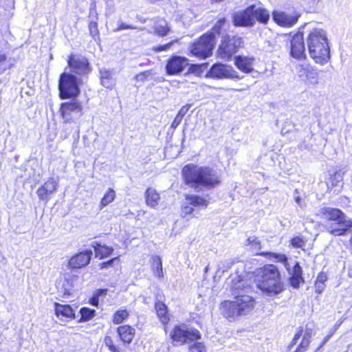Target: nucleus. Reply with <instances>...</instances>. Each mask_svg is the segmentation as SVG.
I'll list each match as a JSON object with an SVG mask.
<instances>
[{
    "label": "nucleus",
    "mask_w": 352,
    "mask_h": 352,
    "mask_svg": "<svg viewBox=\"0 0 352 352\" xmlns=\"http://www.w3.org/2000/svg\"><path fill=\"white\" fill-rule=\"evenodd\" d=\"M231 282H228L233 300H224L220 304L219 309L221 314L229 321H234L242 316L250 314L254 307L255 300L250 295L246 294L250 287L245 286V283L238 275H232L230 277Z\"/></svg>",
    "instance_id": "nucleus-1"
},
{
    "label": "nucleus",
    "mask_w": 352,
    "mask_h": 352,
    "mask_svg": "<svg viewBox=\"0 0 352 352\" xmlns=\"http://www.w3.org/2000/svg\"><path fill=\"white\" fill-rule=\"evenodd\" d=\"M182 175L186 184L195 187L214 188L220 183L217 172L207 166L187 164L182 169Z\"/></svg>",
    "instance_id": "nucleus-2"
},
{
    "label": "nucleus",
    "mask_w": 352,
    "mask_h": 352,
    "mask_svg": "<svg viewBox=\"0 0 352 352\" xmlns=\"http://www.w3.org/2000/svg\"><path fill=\"white\" fill-rule=\"evenodd\" d=\"M316 214L330 222L326 228L327 231L333 235H344L349 228H352V219L348 218L338 208L321 207Z\"/></svg>",
    "instance_id": "nucleus-3"
},
{
    "label": "nucleus",
    "mask_w": 352,
    "mask_h": 352,
    "mask_svg": "<svg viewBox=\"0 0 352 352\" xmlns=\"http://www.w3.org/2000/svg\"><path fill=\"white\" fill-rule=\"evenodd\" d=\"M307 46L310 56L319 64H324L330 59V47L327 32L315 28L309 34Z\"/></svg>",
    "instance_id": "nucleus-4"
},
{
    "label": "nucleus",
    "mask_w": 352,
    "mask_h": 352,
    "mask_svg": "<svg viewBox=\"0 0 352 352\" xmlns=\"http://www.w3.org/2000/svg\"><path fill=\"white\" fill-rule=\"evenodd\" d=\"M256 285L263 293L272 296L280 294L284 289L278 268L274 265H267L257 276Z\"/></svg>",
    "instance_id": "nucleus-5"
},
{
    "label": "nucleus",
    "mask_w": 352,
    "mask_h": 352,
    "mask_svg": "<svg viewBox=\"0 0 352 352\" xmlns=\"http://www.w3.org/2000/svg\"><path fill=\"white\" fill-rule=\"evenodd\" d=\"M269 12L259 5H252L233 14V22H267Z\"/></svg>",
    "instance_id": "nucleus-6"
},
{
    "label": "nucleus",
    "mask_w": 352,
    "mask_h": 352,
    "mask_svg": "<svg viewBox=\"0 0 352 352\" xmlns=\"http://www.w3.org/2000/svg\"><path fill=\"white\" fill-rule=\"evenodd\" d=\"M81 80L71 73H63L59 79L58 88L62 99L78 96L80 93L79 85Z\"/></svg>",
    "instance_id": "nucleus-7"
},
{
    "label": "nucleus",
    "mask_w": 352,
    "mask_h": 352,
    "mask_svg": "<svg viewBox=\"0 0 352 352\" xmlns=\"http://www.w3.org/2000/svg\"><path fill=\"white\" fill-rule=\"evenodd\" d=\"M214 45V35L206 34L192 45L190 52L198 58H206L212 54Z\"/></svg>",
    "instance_id": "nucleus-8"
},
{
    "label": "nucleus",
    "mask_w": 352,
    "mask_h": 352,
    "mask_svg": "<svg viewBox=\"0 0 352 352\" xmlns=\"http://www.w3.org/2000/svg\"><path fill=\"white\" fill-rule=\"evenodd\" d=\"M174 345H182L186 342L197 341L201 338V334L197 329H186L180 326L174 327L170 334Z\"/></svg>",
    "instance_id": "nucleus-9"
},
{
    "label": "nucleus",
    "mask_w": 352,
    "mask_h": 352,
    "mask_svg": "<svg viewBox=\"0 0 352 352\" xmlns=\"http://www.w3.org/2000/svg\"><path fill=\"white\" fill-rule=\"evenodd\" d=\"M206 78L212 79H241L237 72L228 65L222 63H215L206 74Z\"/></svg>",
    "instance_id": "nucleus-10"
},
{
    "label": "nucleus",
    "mask_w": 352,
    "mask_h": 352,
    "mask_svg": "<svg viewBox=\"0 0 352 352\" xmlns=\"http://www.w3.org/2000/svg\"><path fill=\"white\" fill-rule=\"evenodd\" d=\"M82 111V104L76 100L64 102L60 107L61 116L65 122H67L73 121L75 118L81 116Z\"/></svg>",
    "instance_id": "nucleus-11"
},
{
    "label": "nucleus",
    "mask_w": 352,
    "mask_h": 352,
    "mask_svg": "<svg viewBox=\"0 0 352 352\" xmlns=\"http://www.w3.org/2000/svg\"><path fill=\"white\" fill-rule=\"evenodd\" d=\"M67 62L71 71L79 76L87 75L91 72L88 60L84 56L72 54Z\"/></svg>",
    "instance_id": "nucleus-12"
},
{
    "label": "nucleus",
    "mask_w": 352,
    "mask_h": 352,
    "mask_svg": "<svg viewBox=\"0 0 352 352\" xmlns=\"http://www.w3.org/2000/svg\"><path fill=\"white\" fill-rule=\"evenodd\" d=\"M296 70L298 76L306 83L317 85L318 83V73L317 69L307 63L296 65Z\"/></svg>",
    "instance_id": "nucleus-13"
},
{
    "label": "nucleus",
    "mask_w": 352,
    "mask_h": 352,
    "mask_svg": "<svg viewBox=\"0 0 352 352\" xmlns=\"http://www.w3.org/2000/svg\"><path fill=\"white\" fill-rule=\"evenodd\" d=\"M188 65V60L186 58L174 56L168 60L166 69L168 75H177L182 72Z\"/></svg>",
    "instance_id": "nucleus-14"
},
{
    "label": "nucleus",
    "mask_w": 352,
    "mask_h": 352,
    "mask_svg": "<svg viewBox=\"0 0 352 352\" xmlns=\"http://www.w3.org/2000/svg\"><path fill=\"white\" fill-rule=\"evenodd\" d=\"M93 252L86 250L73 256L69 261L68 266L71 269H79L87 266L91 261Z\"/></svg>",
    "instance_id": "nucleus-15"
},
{
    "label": "nucleus",
    "mask_w": 352,
    "mask_h": 352,
    "mask_svg": "<svg viewBox=\"0 0 352 352\" xmlns=\"http://www.w3.org/2000/svg\"><path fill=\"white\" fill-rule=\"evenodd\" d=\"M305 44L301 33L295 34L291 41V55L297 59L305 58Z\"/></svg>",
    "instance_id": "nucleus-16"
},
{
    "label": "nucleus",
    "mask_w": 352,
    "mask_h": 352,
    "mask_svg": "<svg viewBox=\"0 0 352 352\" xmlns=\"http://www.w3.org/2000/svg\"><path fill=\"white\" fill-rule=\"evenodd\" d=\"M57 186L58 184L54 178H49L41 187L38 188L36 191L37 195L41 200L47 202L50 199L48 196L56 190Z\"/></svg>",
    "instance_id": "nucleus-17"
},
{
    "label": "nucleus",
    "mask_w": 352,
    "mask_h": 352,
    "mask_svg": "<svg viewBox=\"0 0 352 352\" xmlns=\"http://www.w3.org/2000/svg\"><path fill=\"white\" fill-rule=\"evenodd\" d=\"M302 337V340L300 341V344L298 346V351L305 352L310 343V340L311 338V332L310 330L306 329L304 332L303 330L300 329L294 335V337L292 341V344H296L297 341Z\"/></svg>",
    "instance_id": "nucleus-18"
},
{
    "label": "nucleus",
    "mask_w": 352,
    "mask_h": 352,
    "mask_svg": "<svg viewBox=\"0 0 352 352\" xmlns=\"http://www.w3.org/2000/svg\"><path fill=\"white\" fill-rule=\"evenodd\" d=\"M236 52L230 37H224L218 50L219 56L223 59H229Z\"/></svg>",
    "instance_id": "nucleus-19"
},
{
    "label": "nucleus",
    "mask_w": 352,
    "mask_h": 352,
    "mask_svg": "<svg viewBox=\"0 0 352 352\" xmlns=\"http://www.w3.org/2000/svg\"><path fill=\"white\" fill-rule=\"evenodd\" d=\"M254 58L237 56L234 58L236 67L245 73H250L253 70Z\"/></svg>",
    "instance_id": "nucleus-20"
},
{
    "label": "nucleus",
    "mask_w": 352,
    "mask_h": 352,
    "mask_svg": "<svg viewBox=\"0 0 352 352\" xmlns=\"http://www.w3.org/2000/svg\"><path fill=\"white\" fill-rule=\"evenodd\" d=\"M288 273L291 276L290 277V284L294 287L297 288L299 287L300 284L303 282V278L302 276V269L299 265L298 262H296L293 268L289 270H287Z\"/></svg>",
    "instance_id": "nucleus-21"
},
{
    "label": "nucleus",
    "mask_w": 352,
    "mask_h": 352,
    "mask_svg": "<svg viewBox=\"0 0 352 352\" xmlns=\"http://www.w3.org/2000/svg\"><path fill=\"white\" fill-rule=\"evenodd\" d=\"M91 246L94 249L96 257H98L100 259L108 257L113 252V248L102 245L96 241L92 242Z\"/></svg>",
    "instance_id": "nucleus-22"
},
{
    "label": "nucleus",
    "mask_w": 352,
    "mask_h": 352,
    "mask_svg": "<svg viewBox=\"0 0 352 352\" xmlns=\"http://www.w3.org/2000/svg\"><path fill=\"white\" fill-rule=\"evenodd\" d=\"M101 84L107 89H112L116 85V80L111 71L102 68L100 70Z\"/></svg>",
    "instance_id": "nucleus-23"
},
{
    "label": "nucleus",
    "mask_w": 352,
    "mask_h": 352,
    "mask_svg": "<svg viewBox=\"0 0 352 352\" xmlns=\"http://www.w3.org/2000/svg\"><path fill=\"white\" fill-rule=\"evenodd\" d=\"M260 255L265 256L272 261L283 263L287 270H289V264L287 261V257L285 254L270 252H263L260 253Z\"/></svg>",
    "instance_id": "nucleus-24"
},
{
    "label": "nucleus",
    "mask_w": 352,
    "mask_h": 352,
    "mask_svg": "<svg viewBox=\"0 0 352 352\" xmlns=\"http://www.w3.org/2000/svg\"><path fill=\"white\" fill-rule=\"evenodd\" d=\"M121 340L126 343H130L135 334V329L129 325L120 326L117 329Z\"/></svg>",
    "instance_id": "nucleus-25"
},
{
    "label": "nucleus",
    "mask_w": 352,
    "mask_h": 352,
    "mask_svg": "<svg viewBox=\"0 0 352 352\" xmlns=\"http://www.w3.org/2000/svg\"><path fill=\"white\" fill-rule=\"evenodd\" d=\"M186 199L188 204L195 208H206L209 204L207 199L196 195H187Z\"/></svg>",
    "instance_id": "nucleus-26"
},
{
    "label": "nucleus",
    "mask_w": 352,
    "mask_h": 352,
    "mask_svg": "<svg viewBox=\"0 0 352 352\" xmlns=\"http://www.w3.org/2000/svg\"><path fill=\"white\" fill-rule=\"evenodd\" d=\"M145 198L147 206L155 208L158 205L160 195L155 189L148 188L145 192Z\"/></svg>",
    "instance_id": "nucleus-27"
},
{
    "label": "nucleus",
    "mask_w": 352,
    "mask_h": 352,
    "mask_svg": "<svg viewBox=\"0 0 352 352\" xmlns=\"http://www.w3.org/2000/svg\"><path fill=\"white\" fill-rule=\"evenodd\" d=\"M55 312L58 317L74 318V313L69 305L55 304Z\"/></svg>",
    "instance_id": "nucleus-28"
},
{
    "label": "nucleus",
    "mask_w": 352,
    "mask_h": 352,
    "mask_svg": "<svg viewBox=\"0 0 352 352\" xmlns=\"http://www.w3.org/2000/svg\"><path fill=\"white\" fill-rule=\"evenodd\" d=\"M298 18L299 15L291 16L281 11H274L273 12L274 22H296Z\"/></svg>",
    "instance_id": "nucleus-29"
},
{
    "label": "nucleus",
    "mask_w": 352,
    "mask_h": 352,
    "mask_svg": "<svg viewBox=\"0 0 352 352\" xmlns=\"http://www.w3.org/2000/svg\"><path fill=\"white\" fill-rule=\"evenodd\" d=\"M74 289L72 280L70 278H65L62 283L61 285L58 287V291L60 294H62L63 297H68L69 296Z\"/></svg>",
    "instance_id": "nucleus-30"
},
{
    "label": "nucleus",
    "mask_w": 352,
    "mask_h": 352,
    "mask_svg": "<svg viewBox=\"0 0 352 352\" xmlns=\"http://www.w3.org/2000/svg\"><path fill=\"white\" fill-rule=\"evenodd\" d=\"M155 309L161 322L164 324H166L169 320V318L167 314V307L166 305L162 302L158 301L155 303Z\"/></svg>",
    "instance_id": "nucleus-31"
},
{
    "label": "nucleus",
    "mask_w": 352,
    "mask_h": 352,
    "mask_svg": "<svg viewBox=\"0 0 352 352\" xmlns=\"http://www.w3.org/2000/svg\"><path fill=\"white\" fill-rule=\"evenodd\" d=\"M152 259L153 274L155 276L162 278L164 276V272L161 258L159 256H154Z\"/></svg>",
    "instance_id": "nucleus-32"
},
{
    "label": "nucleus",
    "mask_w": 352,
    "mask_h": 352,
    "mask_svg": "<svg viewBox=\"0 0 352 352\" xmlns=\"http://www.w3.org/2000/svg\"><path fill=\"white\" fill-rule=\"evenodd\" d=\"M327 280V275L324 272H320L317 278L315 283L316 292L321 294L325 288V282Z\"/></svg>",
    "instance_id": "nucleus-33"
},
{
    "label": "nucleus",
    "mask_w": 352,
    "mask_h": 352,
    "mask_svg": "<svg viewBox=\"0 0 352 352\" xmlns=\"http://www.w3.org/2000/svg\"><path fill=\"white\" fill-rule=\"evenodd\" d=\"M245 245L246 246H250L252 251L254 252L256 254L260 255L261 252H258V250L261 249V242L257 237L254 236H250L246 239Z\"/></svg>",
    "instance_id": "nucleus-34"
},
{
    "label": "nucleus",
    "mask_w": 352,
    "mask_h": 352,
    "mask_svg": "<svg viewBox=\"0 0 352 352\" xmlns=\"http://www.w3.org/2000/svg\"><path fill=\"white\" fill-rule=\"evenodd\" d=\"M115 197V191L111 188H109L100 201V208L102 209L111 203L114 200Z\"/></svg>",
    "instance_id": "nucleus-35"
},
{
    "label": "nucleus",
    "mask_w": 352,
    "mask_h": 352,
    "mask_svg": "<svg viewBox=\"0 0 352 352\" xmlns=\"http://www.w3.org/2000/svg\"><path fill=\"white\" fill-rule=\"evenodd\" d=\"M129 314L126 309H120L114 313L112 322L118 324L122 323L129 316Z\"/></svg>",
    "instance_id": "nucleus-36"
},
{
    "label": "nucleus",
    "mask_w": 352,
    "mask_h": 352,
    "mask_svg": "<svg viewBox=\"0 0 352 352\" xmlns=\"http://www.w3.org/2000/svg\"><path fill=\"white\" fill-rule=\"evenodd\" d=\"M82 321H88L95 316L96 311L88 307H82L80 310Z\"/></svg>",
    "instance_id": "nucleus-37"
},
{
    "label": "nucleus",
    "mask_w": 352,
    "mask_h": 352,
    "mask_svg": "<svg viewBox=\"0 0 352 352\" xmlns=\"http://www.w3.org/2000/svg\"><path fill=\"white\" fill-rule=\"evenodd\" d=\"M306 239L301 236H296L291 239L290 244L294 248H302L306 244Z\"/></svg>",
    "instance_id": "nucleus-38"
},
{
    "label": "nucleus",
    "mask_w": 352,
    "mask_h": 352,
    "mask_svg": "<svg viewBox=\"0 0 352 352\" xmlns=\"http://www.w3.org/2000/svg\"><path fill=\"white\" fill-rule=\"evenodd\" d=\"M188 352H206V351L203 343L197 342L189 346Z\"/></svg>",
    "instance_id": "nucleus-39"
},
{
    "label": "nucleus",
    "mask_w": 352,
    "mask_h": 352,
    "mask_svg": "<svg viewBox=\"0 0 352 352\" xmlns=\"http://www.w3.org/2000/svg\"><path fill=\"white\" fill-rule=\"evenodd\" d=\"M169 31V28L166 24L164 25H157L155 27V33L159 36H164Z\"/></svg>",
    "instance_id": "nucleus-40"
},
{
    "label": "nucleus",
    "mask_w": 352,
    "mask_h": 352,
    "mask_svg": "<svg viewBox=\"0 0 352 352\" xmlns=\"http://www.w3.org/2000/svg\"><path fill=\"white\" fill-rule=\"evenodd\" d=\"M230 40L231 41L232 44L234 45L236 52H237L238 50L243 45V40L241 37L233 36L230 38Z\"/></svg>",
    "instance_id": "nucleus-41"
},
{
    "label": "nucleus",
    "mask_w": 352,
    "mask_h": 352,
    "mask_svg": "<svg viewBox=\"0 0 352 352\" xmlns=\"http://www.w3.org/2000/svg\"><path fill=\"white\" fill-rule=\"evenodd\" d=\"M232 263L230 261H225L221 262L218 266V272H226L228 269L231 267Z\"/></svg>",
    "instance_id": "nucleus-42"
},
{
    "label": "nucleus",
    "mask_w": 352,
    "mask_h": 352,
    "mask_svg": "<svg viewBox=\"0 0 352 352\" xmlns=\"http://www.w3.org/2000/svg\"><path fill=\"white\" fill-rule=\"evenodd\" d=\"M118 257H115L108 261L100 263L98 266L100 270L111 267L114 261H117Z\"/></svg>",
    "instance_id": "nucleus-43"
},
{
    "label": "nucleus",
    "mask_w": 352,
    "mask_h": 352,
    "mask_svg": "<svg viewBox=\"0 0 352 352\" xmlns=\"http://www.w3.org/2000/svg\"><path fill=\"white\" fill-rule=\"evenodd\" d=\"M332 186H336L342 182V176L340 173H336L330 178Z\"/></svg>",
    "instance_id": "nucleus-44"
},
{
    "label": "nucleus",
    "mask_w": 352,
    "mask_h": 352,
    "mask_svg": "<svg viewBox=\"0 0 352 352\" xmlns=\"http://www.w3.org/2000/svg\"><path fill=\"white\" fill-rule=\"evenodd\" d=\"M102 292V290L97 291L96 294L91 298L89 300L90 304L95 307H97L99 303L98 297Z\"/></svg>",
    "instance_id": "nucleus-45"
},
{
    "label": "nucleus",
    "mask_w": 352,
    "mask_h": 352,
    "mask_svg": "<svg viewBox=\"0 0 352 352\" xmlns=\"http://www.w3.org/2000/svg\"><path fill=\"white\" fill-rule=\"evenodd\" d=\"M340 323H336L335 324V326L333 327V329H331L330 330V332H329V334L327 335L324 338V340L322 343V346L323 344H324L335 333V332L336 331V330L338 329V327H340Z\"/></svg>",
    "instance_id": "nucleus-46"
},
{
    "label": "nucleus",
    "mask_w": 352,
    "mask_h": 352,
    "mask_svg": "<svg viewBox=\"0 0 352 352\" xmlns=\"http://www.w3.org/2000/svg\"><path fill=\"white\" fill-rule=\"evenodd\" d=\"M104 343L111 352L115 351V349H116V346L113 343L112 339L109 336L105 337Z\"/></svg>",
    "instance_id": "nucleus-47"
},
{
    "label": "nucleus",
    "mask_w": 352,
    "mask_h": 352,
    "mask_svg": "<svg viewBox=\"0 0 352 352\" xmlns=\"http://www.w3.org/2000/svg\"><path fill=\"white\" fill-rule=\"evenodd\" d=\"M89 30H90V34H91V36L94 38L97 36L98 34V28L97 23H90Z\"/></svg>",
    "instance_id": "nucleus-48"
},
{
    "label": "nucleus",
    "mask_w": 352,
    "mask_h": 352,
    "mask_svg": "<svg viewBox=\"0 0 352 352\" xmlns=\"http://www.w3.org/2000/svg\"><path fill=\"white\" fill-rule=\"evenodd\" d=\"M150 75V73L147 71L142 72L135 76L137 81L144 82L146 78Z\"/></svg>",
    "instance_id": "nucleus-49"
},
{
    "label": "nucleus",
    "mask_w": 352,
    "mask_h": 352,
    "mask_svg": "<svg viewBox=\"0 0 352 352\" xmlns=\"http://www.w3.org/2000/svg\"><path fill=\"white\" fill-rule=\"evenodd\" d=\"M195 209L191 205H184L182 208V212L185 214H192Z\"/></svg>",
    "instance_id": "nucleus-50"
},
{
    "label": "nucleus",
    "mask_w": 352,
    "mask_h": 352,
    "mask_svg": "<svg viewBox=\"0 0 352 352\" xmlns=\"http://www.w3.org/2000/svg\"><path fill=\"white\" fill-rule=\"evenodd\" d=\"M190 107V105H185V106H183L180 110L179 111L178 113L177 116H180V118H183L184 116L187 113V112L188 111Z\"/></svg>",
    "instance_id": "nucleus-51"
},
{
    "label": "nucleus",
    "mask_w": 352,
    "mask_h": 352,
    "mask_svg": "<svg viewBox=\"0 0 352 352\" xmlns=\"http://www.w3.org/2000/svg\"><path fill=\"white\" fill-rule=\"evenodd\" d=\"M183 118H180V116H176L175 119L173 120L171 124V128L176 129L179 124L181 123Z\"/></svg>",
    "instance_id": "nucleus-52"
},
{
    "label": "nucleus",
    "mask_w": 352,
    "mask_h": 352,
    "mask_svg": "<svg viewBox=\"0 0 352 352\" xmlns=\"http://www.w3.org/2000/svg\"><path fill=\"white\" fill-rule=\"evenodd\" d=\"M171 45V43H167L166 45H160L157 47V50L159 51V52H161V51H166L168 49H169V47H170Z\"/></svg>",
    "instance_id": "nucleus-53"
},
{
    "label": "nucleus",
    "mask_w": 352,
    "mask_h": 352,
    "mask_svg": "<svg viewBox=\"0 0 352 352\" xmlns=\"http://www.w3.org/2000/svg\"><path fill=\"white\" fill-rule=\"evenodd\" d=\"M133 28L131 25H126L124 23H121L119 27L116 29V30H121L124 29H131Z\"/></svg>",
    "instance_id": "nucleus-54"
},
{
    "label": "nucleus",
    "mask_w": 352,
    "mask_h": 352,
    "mask_svg": "<svg viewBox=\"0 0 352 352\" xmlns=\"http://www.w3.org/2000/svg\"><path fill=\"white\" fill-rule=\"evenodd\" d=\"M294 199L296 204H298L301 208H302L303 206L301 204L300 197L298 195H296L294 197Z\"/></svg>",
    "instance_id": "nucleus-55"
},
{
    "label": "nucleus",
    "mask_w": 352,
    "mask_h": 352,
    "mask_svg": "<svg viewBox=\"0 0 352 352\" xmlns=\"http://www.w3.org/2000/svg\"><path fill=\"white\" fill-rule=\"evenodd\" d=\"M12 15L11 12H9L8 14H5L4 16L2 18V20H10V16Z\"/></svg>",
    "instance_id": "nucleus-56"
},
{
    "label": "nucleus",
    "mask_w": 352,
    "mask_h": 352,
    "mask_svg": "<svg viewBox=\"0 0 352 352\" xmlns=\"http://www.w3.org/2000/svg\"><path fill=\"white\" fill-rule=\"evenodd\" d=\"M253 23H234L236 25H245V26H252Z\"/></svg>",
    "instance_id": "nucleus-57"
},
{
    "label": "nucleus",
    "mask_w": 352,
    "mask_h": 352,
    "mask_svg": "<svg viewBox=\"0 0 352 352\" xmlns=\"http://www.w3.org/2000/svg\"><path fill=\"white\" fill-rule=\"evenodd\" d=\"M6 60L5 54L0 53V63Z\"/></svg>",
    "instance_id": "nucleus-58"
},
{
    "label": "nucleus",
    "mask_w": 352,
    "mask_h": 352,
    "mask_svg": "<svg viewBox=\"0 0 352 352\" xmlns=\"http://www.w3.org/2000/svg\"><path fill=\"white\" fill-rule=\"evenodd\" d=\"M208 270H209V266H208V265H207V266H206V267H205V269H204V272H205V273H207Z\"/></svg>",
    "instance_id": "nucleus-59"
},
{
    "label": "nucleus",
    "mask_w": 352,
    "mask_h": 352,
    "mask_svg": "<svg viewBox=\"0 0 352 352\" xmlns=\"http://www.w3.org/2000/svg\"><path fill=\"white\" fill-rule=\"evenodd\" d=\"M195 65H191V66H190V67L189 68L188 72H187V74H188L190 72H191V71H192V68L193 67H195Z\"/></svg>",
    "instance_id": "nucleus-60"
},
{
    "label": "nucleus",
    "mask_w": 352,
    "mask_h": 352,
    "mask_svg": "<svg viewBox=\"0 0 352 352\" xmlns=\"http://www.w3.org/2000/svg\"><path fill=\"white\" fill-rule=\"evenodd\" d=\"M279 25H282V23H278ZM293 23H283V25H288L289 27L292 25Z\"/></svg>",
    "instance_id": "nucleus-61"
},
{
    "label": "nucleus",
    "mask_w": 352,
    "mask_h": 352,
    "mask_svg": "<svg viewBox=\"0 0 352 352\" xmlns=\"http://www.w3.org/2000/svg\"><path fill=\"white\" fill-rule=\"evenodd\" d=\"M111 352H120L118 349H115V351H112Z\"/></svg>",
    "instance_id": "nucleus-62"
},
{
    "label": "nucleus",
    "mask_w": 352,
    "mask_h": 352,
    "mask_svg": "<svg viewBox=\"0 0 352 352\" xmlns=\"http://www.w3.org/2000/svg\"><path fill=\"white\" fill-rule=\"evenodd\" d=\"M10 4H11L12 7H13V1H12V0L10 1Z\"/></svg>",
    "instance_id": "nucleus-63"
}]
</instances>
